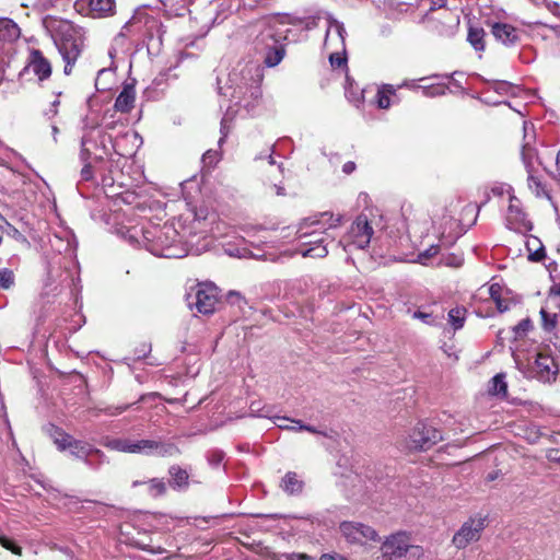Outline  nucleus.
<instances>
[{
  "label": "nucleus",
  "instance_id": "f257e3e1",
  "mask_svg": "<svg viewBox=\"0 0 560 560\" xmlns=\"http://www.w3.org/2000/svg\"><path fill=\"white\" fill-rule=\"evenodd\" d=\"M207 213L186 208L178 217L164 224L144 226L142 243L155 256L182 258L194 250V238L207 232Z\"/></svg>",
  "mask_w": 560,
  "mask_h": 560
},
{
  "label": "nucleus",
  "instance_id": "f03ea898",
  "mask_svg": "<svg viewBox=\"0 0 560 560\" xmlns=\"http://www.w3.org/2000/svg\"><path fill=\"white\" fill-rule=\"evenodd\" d=\"M264 78V70L258 63H247L241 70H234L229 78L230 89L232 90L230 96L232 106L228 107L221 122V131L223 137L228 133L224 132L226 124L231 120L236 113L241 109L246 114L253 113L260 104L262 92L261 82Z\"/></svg>",
  "mask_w": 560,
  "mask_h": 560
},
{
  "label": "nucleus",
  "instance_id": "7ed1b4c3",
  "mask_svg": "<svg viewBox=\"0 0 560 560\" xmlns=\"http://www.w3.org/2000/svg\"><path fill=\"white\" fill-rule=\"evenodd\" d=\"M288 24H295V20L289 15H278L261 24L259 34L255 38V47L264 54V62L267 67L279 65L284 57L282 42L287 38V31L283 27Z\"/></svg>",
  "mask_w": 560,
  "mask_h": 560
},
{
  "label": "nucleus",
  "instance_id": "20e7f679",
  "mask_svg": "<svg viewBox=\"0 0 560 560\" xmlns=\"http://www.w3.org/2000/svg\"><path fill=\"white\" fill-rule=\"evenodd\" d=\"M381 553L384 560H402L408 553L420 557L422 549L411 544L408 533L397 532L385 537L381 545Z\"/></svg>",
  "mask_w": 560,
  "mask_h": 560
},
{
  "label": "nucleus",
  "instance_id": "39448f33",
  "mask_svg": "<svg viewBox=\"0 0 560 560\" xmlns=\"http://www.w3.org/2000/svg\"><path fill=\"white\" fill-rule=\"evenodd\" d=\"M373 228L365 214H360L352 222L346 235L339 241L345 250L357 248L364 249L371 243L373 236Z\"/></svg>",
  "mask_w": 560,
  "mask_h": 560
},
{
  "label": "nucleus",
  "instance_id": "423d86ee",
  "mask_svg": "<svg viewBox=\"0 0 560 560\" xmlns=\"http://www.w3.org/2000/svg\"><path fill=\"white\" fill-rule=\"evenodd\" d=\"M342 215L331 212H320L304 219L299 226L298 237H307L313 234H325L327 230L335 229L341 224Z\"/></svg>",
  "mask_w": 560,
  "mask_h": 560
},
{
  "label": "nucleus",
  "instance_id": "0eeeda50",
  "mask_svg": "<svg viewBox=\"0 0 560 560\" xmlns=\"http://www.w3.org/2000/svg\"><path fill=\"white\" fill-rule=\"evenodd\" d=\"M487 526V517L476 515L465 521L462 526L454 533L452 538L453 546L460 550L470 544L480 539L482 532Z\"/></svg>",
  "mask_w": 560,
  "mask_h": 560
},
{
  "label": "nucleus",
  "instance_id": "6e6552de",
  "mask_svg": "<svg viewBox=\"0 0 560 560\" xmlns=\"http://www.w3.org/2000/svg\"><path fill=\"white\" fill-rule=\"evenodd\" d=\"M443 440L441 432L425 423H418L406 439L405 445L410 451H427Z\"/></svg>",
  "mask_w": 560,
  "mask_h": 560
},
{
  "label": "nucleus",
  "instance_id": "1a4fd4ad",
  "mask_svg": "<svg viewBox=\"0 0 560 560\" xmlns=\"http://www.w3.org/2000/svg\"><path fill=\"white\" fill-rule=\"evenodd\" d=\"M339 530L350 544L364 545L380 539L377 532L373 527L360 522L345 521L340 523Z\"/></svg>",
  "mask_w": 560,
  "mask_h": 560
},
{
  "label": "nucleus",
  "instance_id": "9d476101",
  "mask_svg": "<svg viewBox=\"0 0 560 560\" xmlns=\"http://www.w3.org/2000/svg\"><path fill=\"white\" fill-rule=\"evenodd\" d=\"M135 454L144 456L174 457L180 454L176 444L168 441L140 439L135 440Z\"/></svg>",
  "mask_w": 560,
  "mask_h": 560
},
{
  "label": "nucleus",
  "instance_id": "9b49d317",
  "mask_svg": "<svg viewBox=\"0 0 560 560\" xmlns=\"http://www.w3.org/2000/svg\"><path fill=\"white\" fill-rule=\"evenodd\" d=\"M508 203L504 214L506 228L516 232L530 231L533 229V224L527 219L522 201L515 195H509Z\"/></svg>",
  "mask_w": 560,
  "mask_h": 560
},
{
  "label": "nucleus",
  "instance_id": "f8f14e48",
  "mask_svg": "<svg viewBox=\"0 0 560 560\" xmlns=\"http://www.w3.org/2000/svg\"><path fill=\"white\" fill-rule=\"evenodd\" d=\"M114 144L109 142V147L105 142H83L81 151L82 161H92L100 171L106 170L107 163L113 159Z\"/></svg>",
  "mask_w": 560,
  "mask_h": 560
},
{
  "label": "nucleus",
  "instance_id": "ddd939ff",
  "mask_svg": "<svg viewBox=\"0 0 560 560\" xmlns=\"http://www.w3.org/2000/svg\"><path fill=\"white\" fill-rule=\"evenodd\" d=\"M219 304L218 290L210 284H200L195 293L194 301L189 305L205 315L212 314Z\"/></svg>",
  "mask_w": 560,
  "mask_h": 560
},
{
  "label": "nucleus",
  "instance_id": "4468645a",
  "mask_svg": "<svg viewBox=\"0 0 560 560\" xmlns=\"http://www.w3.org/2000/svg\"><path fill=\"white\" fill-rule=\"evenodd\" d=\"M558 371V364L551 355L546 354L545 352L536 353L532 365L534 377L541 382L555 381Z\"/></svg>",
  "mask_w": 560,
  "mask_h": 560
},
{
  "label": "nucleus",
  "instance_id": "2eb2a0df",
  "mask_svg": "<svg viewBox=\"0 0 560 560\" xmlns=\"http://www.w3.org/2000/svg\"><path fill=\"white\" fill-rule=\"evenodd\" d=\"M327 30L324 40V47L326 50H346L345 35L346 30L341 22L337 21L332 16L327 18Z\"/></svg>",
  "mask_w": 560,
  "mask_h": 560
},
{
  "label": "nucleus",
  "instance_id": "dca6fc26",
  "mask_svg": "<svg viewBox=\"0 0 560 560\" xmlns=\"http://www.w3.org/2000/svg\"><path fill=\"white\" fill-rule=\"evenodd\" d=\"M55 43L66 62L65 73L70 74L72 65L77 61L81 54V42L75 38L63 37L60 39H55Z\"/></svg>",
  "mask_w": 560,
  "mask_h": 560
},
{
  "label": "nucleus",
  "instance_id": "f3484780",
  "mask_svg": "<svg viewBox=\"0 0 560 560\" xmlns=\"http://www.w3.org/2000/svg\"><path fill=\"white\" fill-rule=\"evenodd\" d=\"M26 68L37 77L39 81L46 80L51 74V63L38 49H32L27 58Z\"/></svg>",
  "mask_w": 560,
  "mask_h": 560
},
{
  "label": "nucleus",
  "instance_id": "a211bd4d",
  "mask_svg": "<svg viewBox=\"0 0 560 560\" xmlns=\"http://www.w3.org/2000/svg\"><path fill=\"white\" fill-rule=\"evenodd\" d=\"M316 235L300 238L301 241L305 240L302 243L303 247L298 250L303 257L324 258L327 256L328 249L325 237H316Z\"/></svg>",
  "mask_w": 560,
  "mask_h": 560
},
{
  "label": "nucleus",
  "instance_id": "6ab92c4d",
  "mask_svg": "<svg viewBox=\"0 0 560 560\" xmlns=\"http://www.w3.org/2000/svg\"><path fill=\"white\" fill-rule=\"evenodd\" d=\"M491 32L494 38L505 46L514 45L520 39L518 31L508 23H493Z\"/></svg>",
  "mask_w": 560,
  "mask_h": 560
},
{
  "label": "nucleus",
  "instance_id": "aec40b11",
  "mask_svg": "<svg viewBox=\"0 0 560 560\" xmlns=\"http://www.w3.org/2000/svg\"><path fill=\"white\" fill-rule=\"evenodd\" d=\"M397 89L392 84H382L377 88L373 104L380 109H388L397 102Z\"/></svg>",
  "mask_w": 560,
  "mask_h": 560
},
{
  "label": "nucleus",
  "instance_id": "412c9836",
  "mask_svg": "<svg viewBox=\"0 0 560 560\" xmlns=\"http://www.w3.org/2000/svg\"><path fill=\"white\" fill-rule=\"evenodd\" d=\"M136 90L132 84H125L115 101V109L120 113H128L133 108Z\"/></svg>",
  "mask_w": 560,
  "mask_h": 560
},
{
  "label": "nucleus",
  "instance_id": "4be33fe9",
  "mask_svg": "<svg viewBox=\"0 0 560 560\" xmlns=\"http://www.w3.org/2000/svg\"><path fill=\"white\" fill-rule=\"evenodd\" d=\"M102 445L110 451L135 454V440L129 438H109L102 440Z\"/></svg>",
  "mask_w": 560,
  "mask_h": 560
},
{
  "label": "nucleus",
  "instance_id": "5701e85b",
  "mask_svg": "<svg viewBox=\"0 0 560 560\" xmlns=\"http://www.w3.org/2000/svg\"><path fill=\"white\" fill-rule=\"evenodd\" d=\"M527 187L537 198L551 199L550 191L547 188L546 183L536 171L529 170L527 173Z\"/></svg>",
  "mask_w": 560,
  "mask_h": 560
},
{
  "label": "nucleus",
  "instance_id": "b1692460",
  "mask_svg": "<svg viewBox=\"0 0 560 560\" xmlns=\"http://www.w3.org/2000/svg\"><path fill=\"white\" fill-rule=\"evenodd\" d=\"M69 450L71 455L75 458L83 459L85 462H88V457L93 454L98 456L104 455L98 448H95L91 444L80 440H74Z\"/></svg>",
  "mask_w": 560,
  "mask_h": 560
},
{
  "label": "nucleus",
  "instance_id": "393cba45",
  "mask_svg": "<svg viewBox=\"0 0 560 560\" xmlns=\"http://www.w3.org/2000/svg\"><path fill=\"white\" fill-rule=\"evenodd\" d=\"M90 11L94 18H103L114 13L115 1L114 0H90Z\"/></svg>",
  "mask_w": 560,
  "mask_h": 560
},
{
  "label": "nucleus",
  "instance_id": "a878e982",
  "mask_svg": "<svg viewBox=\"0 0 560 560\" xmlns=\"http://www.w3.org/2000/svg\"><path fill=\"white\" fill-rule=\"evenodd\" d=\"M168 472L172 477L171 486L174 489H183L188 486V472L177 465L170 467Z\"/></svg>",
  "mask_w": 560,
  "mask_h": 560
},
{
  "label": "nucleus",
  "instance_id": "bb28decb",
  "mask_svg": "<svg viewBox=\"0 0 560 560\" xmlns=\"http://www.w3.org/2000/svg\"><path fill=\"white\" fill-rule=\"evenodd\" d=\"M346 95L358 108L363 104V90H361L350 78H347Z\"/></svg>",
  "mask_w": 560,
  "mask_h": 560
},
{
  "label": "nucleus",
  "instance_id": "cd10ccee",
  "mask_svg": "<svg viewBox=\"0 0 560 560\" xmlns=\"http://www.w3.org/2000/svg\"><path fill=\"white\" fill-rule=\"evenodd\" d=\"M522 159L527 173L529 170L536 171L535 163H540L536 149L529 142H526L522 148Z\"/></svg>",
  "mask_w": 560,
  "mask_h": 560
},
{
  "label": "nucleus",
  "instance_id": "c85d7f7f",
  "mask_svg": "<svg viewBox=\"0 0 560 560\" xmlns=\"http://www.w3.org/2000/svg\"><path fill=\"white\" fill-rule=\"evenodd\" d=\"M466 308L460 306L450 310L447 314V322L454 330L463 328L466 320Z\"/></svg>",
  "mask_w": 560,
  "mask_h": 560
},
{
  "label": "nucleus",
  "instance_id": "c756f323",
  "mask_svg": "<svg viewBox=\"0 0 560 560\" xmlns=\"http://www.w3.org/2000/svg\"><path fill=\"white\" fill-rule=\"evenodd\" d=\"M489 393L494 396L506 397L508 395V384L505 382L504 374H497L491 380V385L489 387Z\"/></svg>",
  "mask_w": 560,
  "mask_h": 560
},
{
  "label": "nucleus",
  "instance_id": "7c9ffc66",
  "mask_svg": "<svg viewBox=\"0 0 560 560\" xmlns=\"http://www.w3.org/2000/svg\"><path fill=\"white\" fill-rule=\"evenodd\" d=\"M281 487L285 492L294 494L302 490L303 483L298 479L295 472H288L282 479Z\"/></svg>",
  "mask_w": 560,
  "mask_h": 560
},
{
  "label": "nucleus",
  "instance_id": "2f4dec72",
  "mask_svg": "<svg viewBox=\"0 0 560 560\" xmlns=\"http://www.w3.org/2000/svg\"><path fill=\"white\" fill-rule=\"evenodd\" d=\"M529 252L528 258L533 261H540L545 258V248L536 237H530L526 242Z\"/></svg>",
  "mask_w": 560,
  "mask_h": 560
},
{
  "label": "nucleus",
  "instance_id": "473e14b6",
  "mask_svg": "<svg viewBox=\"0 0 560 560\" xmlns=\"http://www.w3.org/2000/svg\"><path fill=\"white\" fill-rule=\"evenodd\" d=\"M485 31L480 27H470L468 31V42L477 50L482 51L485 49Z\"/></svg>",
  "mask_w": 560,
  "mask_h": 560
},
{
  "label": "nucleus",
  "instance_id": "72a5a7b5",
  "mask_svg": "<svg viewBox=\"0 0 560 560\" xmlns=\"http://www.w3.org/2000/svg\"><path fill=\"white\" fill-rule=\"evenodd\" d=\"M51 436L54 439V443L57 445V447L60 451L70 448V446L72 445V443L74 441V439L71 435L67 434L66 432H63L57 428H52Z\"/></svg>",
  "mask_w": 560,
  "mask_h": 560
},
{
  "label": "nucleus",
  "instance_id": "f704fd0d",
  "mask_svg": "<svg viewBox=\"0 0 560 560\" xmlns=\"http://www.w3.org/2000/svg\"><path fill=\"white\" fill-rule=\"evenodd\" d=\"M541 317V325L545 331H552L558 325V315L556 313H549L544 307L539 312Z\"/></svg>",
  "mask_w": 560,
  "mask_h": 560
},
{
  "label": "nucleus",
  "instance_id": "c9c22d12",
  "mask_svg": "<svg viewBox=\"0 0 560 560\" xmlns=\"http://www.w3.org/2000/svg\"><path fill=\"white\" fill-rule=\"evenodd\" d=\"M491 194L502 200H509V195H514L513 188L508 184H495L491 188Z\"/></svg>",
  "mask_w": 560,
  "mask_h": 560
},
{
  "label": "nucleus",
  "instance_id": "e433bc0d",
  "mask_svg": "<svg viewBox=\"0 0 560 560\" xmlns=\"http://www.w3.org/2000/svg\"><path fill=\"white\" fill-rule=\"evenodd\" d=\"M221 152L219 150H208L203 153L201 162L203 166L209 168L214 167L221 160Z\"/></svg>",
  "mask_w": 560,
  "mask_h": 560
},
{
  "label": "nucleus",
  "instance_id": "4c0bfd02",
  "mask_svg": "<svg viewBox=\"0 0 560 560\" xmlns=\"http://www.w3.org/2000/svg\"><path fill=\"white\" fill-rule=\"evenodd\" d=\"M412 317L416 319H420L421 322H423L424 324L430 325V326L440 325L442 322V318H443L442 316L438 318V317L433 316L431 313H425L422 311H416L412 314Z\"/></svg>",
  "mask_w": 560,
  "mask_h": 560
},
{
  "label": "nucleus",
  "instance_id": "58836bf2",
  "mask_svg": "<svg viewBox=\"0 0 560 560\" xmlns=\"http://www.w3.org/2000/svg\"><path fill=\"white\" fill-rule=\"evenodd\" d=\"M149 491L152 495H162L166 492V485L162 479L153 478L149 480Z\"/></svg>",
  "mask_w": 560,
  "mask_h": 560
},
{
  "label": "nucleus",
  "instance_id": "ea45409f",
  "mask_svg": "<svg viewBox=\"0 0 560 560\" xmlns=\"http://www.w3.org/2000/svg\"><path fill=\"white\" fill-rule=\"evenodd\" d=\"M14 283V273L8 268L0 269V287L2 289H9Z\"/></svg>",
  "mask_w": 560,
  "mask_h": 560
},
{
  "label": "nucleus",
  "instance_id": "a19ab883",
  "mask_svg": "<svg viewBox=\"0 0 560 560\" xmlns=\"http://www.w3.org/2000/svg\"><path fill=\"white\" fill-rule=\"evenodd\" d=\"M440 252L439 245H431L428 249L418 254V261L425 265L429 259L436 256Z\"/></svg>",
  "mask_w": 560,
  "mask_h": 560
},
{
  "label": "nucleus",
  "instance_id": "79ce46f5",
  "mask_svg": "<svg viewBox=\"0 0 560 560\" xmlns=\"http://www.w3.org/2000/svg\"><path fill=\"white\" fill-rule=\"evenodd\" d=\"M330 65L335 68H340L346 63L345 51L328 50Z\"/></svg>",
  "mask_w": 560,
  "mask_h": 560
},
{
  "label": "nucleus",
  "instance_id": "37998d69",
  "mask_svg": "<svg viewBox=\"0 0 560 560\" xmlns=\"http://www.w3.org/2000/svg\"><path fill=\"white\" fill-rule=\"evenodd\" d=\"M293 419L287 418V417H275L273 422L277 424L278 428L290 430V431H296V424L292 423Z\"/></svg>",
  "mask_w": 560,
  "mask_h": 560
},
{
  "label": "nucleus",
  "instance_id": "c03bdc74",
  "mask_svg": "<svg viewBox=\"0 0 560 560\" xmlns=\"http://www.w3.org/2000/svg\"><path fill=\"white\" fill-rule=\"evenodd\" d=\"M532 327V323L528 318L521 320L516 326L513 327L515 338L525 335Z\"/></svg>",
  "mask_w": 560,
  "mask_h": 560
},
{
  "label": "nucleus",
  "instance_id": "a18cd8bd",
  "mask_svg": "<svg viewBox=\"0 0 560 560\" xmlns=\"http://www.w3.org/2000/svg\"><path fill=\"white\" fill-rule=\"evenodd\" d=\"M83 162L85 163V165L81 170V178L83 180H90L93 177V168H96L98 171H100V168H98V166H95V164L92 163V161H83Z\"/></svg>",
  "mask_w": 560,
  "mask_h": 560
},
{
  "label": "nucleus",
  "instance_id": "49530a36",
  "mask_svg": "<svg viewBox=\"0 0 560 560\" xmlns=\"http://www.w3.org/2000/svg\"><path fill=\"white\" fill-rule=\"evenodd\" d=\"M494 90L499 94H506V95H516L520 92V89L517 86H511L510 84L503 82L499 84V86H495Z\"/></svg>",
  "mask_w": 560,
  "mask_h": 560
},
{
  "label": "nucleus",
  "instance_id": "de8ad7c7",
  "mask_svg": "<svg viewBox=\"0 0 560 560\" xmlns=\"http://www.w3.org/2000/svg\"><path fill=\"white\" fill-rule=\"evenodd\" d=\"M538 133L536 132L535 126L532 122L523 121V138L536 139Z\"/></svg>",
  "mask_w": 560,
  "mask_h": 560
},
{
  "label": "nucleus",
  "instance_id": "09e8293b",
  "mask_svg": "<svg viewBox=\"0 0 560 560\" xmlns=\"http://www.w3.org/2000/svg\"><path fill=\"white\" fill-rule=\"evenodd\" d=\"M0 544L2 547H4L5 549L8 550H11L13 553L15 555H19L21 556L22 555V549L21 547L14 545L13 541H11L10 539L5 538V537H1L0 538Z\"/></svg>",
  "mask_w": 560,
  "mask_h": 560
},
{
  "label": "nucleus",
  "instance_id": "8fccbe9b",
  "mask_svg": "<svg viewBox=\"0 0 560 560\" xmlns=\"http://www.w3.org/2000/svg\"><path fill=\"white\" fill-rule=\"evenodd\" d=\"M421 89L423 90V93L427 96L440 95V94H444V92H445V88L441 86V85H438V86L423 85V86H421Z\"/></svg>",
  "mask_w": 560,
  "mask_h": 560
},
{
  "label": "nucleus",
  "instance_id": "3c124183",
  "mask_svg": "<svg viewBox=\"0 0 560 560\" xmlns=\"http://www.w3.org/2000/svg\"><path fill=\"white\" fill-rule=\"evenodd\" d=\"M292 423L298 425L296 427V431L305 430V431L311 432L313 434L326 435L324 432L318 431L316 428H314L312 425L303 424L302 421H300V420H292Z\"/></svg>",
  "mask_w": 560,
  "mask_h": 560
},
{
  "label": "nucleus",
  "instance_id": "603ef678",
  "mask_svg": "<svg viewBox=\"0 0 560 560\" xmlns=\"http://www.w3.org/2000/svg\"><path fill=\"white\" fill-rule=\"evenodd\" d=\"M59 95L55 96V98L51 101L49 108L45 109V115L52 117L57 115L58 113V106L60 105Z\"/></svg>",
  "mask_w": 560,
  "mask_h": 560
},
{
  "label": "nucleus",
  "instance_id": "864d4df0",
  "mask_svg": "<svg viewBox=\"0 0 560 560\" xmlns=\"http://www.w3.org/2000/svg\"><path fill=\"white\" fill-rule=\"evenodd\" d=\"M256 406H257V404L253 402L249 407L250 413L253 416L262 417V418H271L269 410H265V408L258 409V408H256Z\"/></svg>",
  "mask_w": 560,
  "mask_h": 560
},
{
  "label": "nucleus",
  "instance_id": "5fc2aeb1",
  "mask_svg": "<svg viewBox=\"0 0 560 560\" xmlns=\"http://www.w3.org/2000/svg\"><path fill=\"white\" fill-rule=\"evenodd\" d=\"M287 560H315L313 557L306 553H289L287 555Z\"/></svg>",
  "mask_w": 560,
  "mask_h": 560
},
{
  "label": "nucleus",
  "instance_id": "6e6d98bb",
  "mask_svg": "<svg viewBox=\"0 0 560 560\" xmlns=\"http://www.w3.org/2000/svg\"><path fill=\"white\" fill-rule=\"evenodd\" d=\"M491 299L495 302L501 296V287L497 283L492 284L489 289Z\"/></svg>",
  "mask_w": 560,
  "mask_h": 560
},
{
  "label": "nucleus",
  "instance_id": "4d7b16f0",
  "mask_svg": "<svg viewBox=\"0 0 560 560\" xmlns=\"http://www.w3.org/2000/svg\"><path fill=\"white\" fill-rule=\"evenodd\" d=\"M497 305V308L502 313L509 310V305L500 298L494 302Z\"/></svg>",
  "mask_w": 560,
  "mask_h": 560
},
{
  "label": "nucleus",
  "instance_id": "13d9d810",
  "mask_svg": "<svg viewBox=\"0 0 560 560\" xmlns=\"http://www.w3.org/2000/svg\"><path fill=\"white\" fill-rule=\"evenodd\" d=\"M129 406H119V407H116L114 410H108V415L110 416H116V415H119V413H122L124 411H126L128 409Z\"/></svg>",
  "mask_w": 560,
  "mask_h": 560
},
{
  "label": "nucleus",
  "instance_id": "bf43d9fd",
  "mask_svg": "<svg viewBox=\"0 0 560 560\" xmlns=\"http://www.w3.org/2000/svg\"><path fill=\"white\" fill-rule=\"evenodd\" d=\"M355 170V164L353 162H347L343 167H342V171L346 173V174H350L352 173L353 171Z\"/></svg>",
  "mask_w": 560,
  "mask_h": 560
},
{
  "label": "nucleus",
  "instance_id": "052dcab7",
  "mask_svg": "<svg viewBox=\"0 0 560 560\" xmlns=\"http://www.w3.org/2000/svg\"><path fill=\"white\" fill-rule=\"evenodd\" d=\"M319 560H346L345 558L337 556V555H323Z\"/></svg>",
  "mask_w": 560,
  "mask_h": 560
},
{
  "label": "nucleus",
  "instance_id": "680f3d73",
  "mask_svg": "<svg viewBox=\"0 0 560 560\" xmlns=\"http://www.w3.org/2000/svg\"><path fill=\"white\" fill-rule=\"evenodd\" d=\"M142 549L147 550L149 552H152V553H163L164 552V549L161 547H158L156 549H154L151 546H144V547H142Z\"/></svg>",
  "mask_w": 560,
  "mask_h": 560
},
{
  "label": "nucleus",
  "instance_id": "e2e57ef3",
  "mask_svg": "<svg viewBox=\"0 0 560 560\" xmlns=\"http://www.w3.org/2000/svg\"><path fill=\"white\" fill-rule=\"evenodd\" d=\"M275 189H276V194L278 196L284 195V188L283 187L279 186V185H275Z\"/></svg>",
  "mask_w": 560,
  "mask_h": 560
},
{
  "label": "nucleus",
  "instance_id": "0e129e2a",
  "mask_svg": "<svg viewBox=\"0 0 560 560\" xmlns=\"http://www.w3.org/2000/svg\"><path fill=\"white\" fill-rule=\"evenodd\" d=\"M128 234H129V238H130V241H133V240H135V241H137V242H138V240L136 238L137 231H136L135 229H133V230H131V231H128Z\"/></svg>",
  "mask_w": 560,
  "mask_h": 560
},
{
  "label": "nucleus",
  "instance_id": "69168bd1",
  "mask_svg": "<svg viewBox=\"0 0 560 560\" xmlns=\"http://www.w3.org/2000/svg\"><path fill=\"white\" fill-rule=\"evenodd\" d=\"M551 293L560 295V284L552 287L551 288Z\"/></svg>",
  "mask_w": 560,
  "mask_h": 560
},
{
  "label": "nucleus",
  "instance_id": "338daca9",
  "mask_svg": "<svg viewBox=\"0 0 560 560\" xmlns=\"http://www.w3.org/2000/svg\"><path fill=\"white\" fill-rule=\"evenodd\" d=\"M410 88V86H413L412 82H409V81H405L402 84H400L398 88Z\"/></svg>",
  "mask_w": 560,
  "mask_h": 560
},
{
  "label": "nucleus",
  "instance_id": "774afa93",
  "mask_svg": "<svg viewBox=\"0 0 560 560\" xmlns=\"http://www.w3.org/2000/svg\"><path fill=\"white\" fill-rule=\"evenodd\" d=\"M434 3L438 4L439 7H443L445 5L446 0H436Z\"/></svg>",
  "mask_w": 560,
  "mask_h": 560
}]
</instances>
